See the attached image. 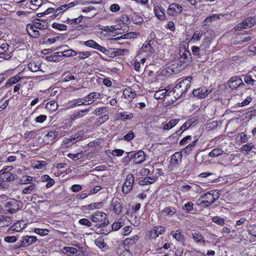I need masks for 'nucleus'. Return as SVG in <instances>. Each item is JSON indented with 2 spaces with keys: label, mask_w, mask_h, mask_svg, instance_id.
Wrapping results in <instances>:
<instances>
[{
  "label": "nucleus",
  "mask_w": 256,
  "mask_h": 256,
  "mask_svg": "<svg viewBox=\"0 0 256 256\" xmlns=\"http://www.w3.org/2000/svg\"><path fill=\"white\" fill-rule=\"evenodd\" d=\"M210 42L208 38L204 39L200 47L193 46L192 48V54L198 61H204L202 56L206 55L205 49L208 48Z\"/></svg>",
  "instance_id": "f257e3e1"
},
{
  "label": "nucleus",
  "mask_w": 256,
  "mask_h": 256,
  "mask_svg": "<svg viewBox=\"0 0 256 256\" xmlns=\"http://www.w3.org/2000/svg\"><path fill=\"white\" fill-rule=\"evenodd\" d=\"M180 55L178 60L177 62V68L180 70H183L186 68L191 62V54L189 50L185 48L180 50Z\"/></svg>",
  "instance_id": "f03ea898"
},
{
  "label": "nucleus",
  "mask_w": 256,
  "mask_h": 256,
  "mask_svg": "<svg viewBox=\"0 0 256 256\" xmlns=\"http://www.w3.org/2000/svg\"><path fill=\"white\" fill-rule=\"evenodd\" d=\"M91 220L94 222H102L103 220H106V214L105 213L102 212L97 211L94 214L90 216ZM109 224L108 220H104V222L100 224H97L95 226L98 228H104Z\"/></svg>",
  "instance_id": "7ed1b4c3"
},
{
  "label": "nucleus",
  "mask_w": 256,
  "mask_h": 256,
  "mask_svg": "<svg viewBox=\"0 0 256 256\" xmlns=\"http://www.w3.org/2000/svg\"><path fill=\"white\" fill-rule=\"evenodd\" d=\"M192 80V77L188 76L180 82L174 88V92L180 90L181 94H185L190 86Z\"/></svg>",
  "instance_id": "20e7f679"
},
{
  "label": "nucleus",
  "mask_w": 256,
  "mask_h": 256,
  "mask_svg": "<svg viewBox=\"0 0 256 256\" xmlns=\"http://www.w3.org/2000/svg\"><path fill=\"white\" fill-rule=\"evenodd\" d=\"M24 206V204L20 201L16 200L14 199H12L6 202V210L10 214H14L22 208Z\"/></svg>",
  "instance_id": "39448f33"
},
{
  "label": "nucleus",
  "mask_w": 256,
  "mask_h": 256,
  "mask_svg": "<svg viewBox=\"0 0 256 256\" xmlns=\"http://www.w3.org/2000/svg\"><path fill=\"white\" fill-rule=\"evenodd\" d=\"M256 24V19L252 17H248L244 19L242 22L238 24L235 27L236 30H241L243 29L248 28L253 26Z\"/></svg>",
  "instance_id": "423d86ee"
},
{
  "label": "nucleus",
  "mask_w": 256,
  "mask_h": 256,
  "mask_svg": "<svg viewBox=\"0 0 256 256\" xmlns=\"http://www.w3.org/2000/svg\"><path fill=\"white\" fill-rule=\"evenodd\" d=\"M134 182V176L132 174H129L126 178V180L122 188V192L124 194H128L132 190Z\"/></svg>",
  "instance_id": "0eeeda50"
},
{
  "label": "nucleus",
  "mask_w": 256,
  "mask_h": 256,
  "mask_svg": "<svg viewBox=\"0 0 256 256\" xmlns=\"http://www.w3.org/2000/svg\"><path fill=\"white\" fill-rule=\"evenodd\" d=\"M84 44L85 46L97 50L106 55L110 54V50H107L106 48L100 45L94 40H90L86 41L84 42Z\"/></svg>",
  "instance_id": "6e6552de"
},
{
  "label": "nucleus",
  "mask_w": 256,
  "mask_h": 256,
  "mask_svg": "<svg viewBox=\"0 0 256 256\" xmlns=\"http://www.w3.org/2000/svg\"><path fill=\"white\" fill-rule=\"evenodd\" d=\"M36 240L37 238L35 236H24L22 240L20 242L18 245L16 246V248H18L30 246L34 243Z\"/></svg>",
  "instance_id": "1a4fd4ad"
},
{
  "label": "nucleus",
  "mask_w": 256,
  "mask_h": 256,
  "mask_svg": "<svg viewBox=\"0 0 256 256\" xmlns=\"http://www.w3.org/2000/svg\"><path fill=\"white\" fill-rule=\"evenodd\" d=\"M183 10L182 6L176 3H172L169 6L167 13L170 16H176L181 14Z\"/></svg>",
  "instance_id": "9d476101"
},
{
  "label": "nucleus",
  "mask_w": 256,
  "mask_h": 256,
  "mask_svg": "<svg viewBox=\"0 0 256 256\" xmlns=\"http://www.w3.org/2000/svg\"><path fill=\"white\" fill-rule=\"evenodd\" d=\"M229 87L232 89H236L238 87H242L245 86L241 78L238 76H233L228 81Z\"/></svg>",
  "instance_id": "9b49d317"
},
{
  "label": "nucleus",
  "mask_w": 256,
  "mask_h": 256,
  "mask_svg": "<svg viewBox=\"0 0 256 256\" xmlns=\"http://www.w3.org/2000/svg\"><path fill=\"white\" fill-rule=\"evenodd\" d=\"M10 46L4 43L0 46V58L4 60H8L12 56V52L9 49Z\"/></svg>",
  "instance_id": "f8f14e48"
},
{
  "label": "nucleus",
  "mask_w": 256,
  "mask_h": 256,
  "mask_svg": "<svg viewBox=\"0 0 256 256\" xmlns=\"http://www.w3.org/2000/svg\"><path fill=\"white\" fill-rule=\"evenodd\" d=\"M112 206L114 214L118 215L120 214L122 208V204L119 198H114L112 199Z\"/></svg>",
  "instance_id": "ddd939ff"
},
{
  "label": "nucleus",
  "mask_w": 256,
  "mask_h": 256,
  "mask_svg": "<svg viewBox=\"0 0 256 256\" xmlns=\"http://www.w3.org/2000/svg\"><path fill=\"white\" fill-rule=\"evenodd\" d=\"M210 91H209L206 88H198L192 91L193 95L199 98H205L210 94Z\"/></svg>",
  "instance_id": "4468645a"
},
{
  "label": "nucleus",
  "mask_w": 256,
  "mask_h": 256,
  "mask_svg": "<svg viewBox=\"0 0 256 256\" xmlns=\"http://www.w3.org/2000/svg\"><path fill=\"white\" fill-rule=\"evenodd\" d=\"M133 160L136 164H140L144 162L146 158L144 152L142 150H140L136 153L133 152Z\"/></svg>",
  "instance_id": "2eb2a0df"
},
{
  "label": "nucleus",
  "mask_w": 256,
  "mask_h": 256,
  "mask_svg": "<svg viewBox=\"0 0 256 256\" xmlns=\"http://www.w3.org/2000/svg\"><path fill=\"white\" fill-rule=\"evenodd\" d=\"M182 154L180 152L174 153L172 156L170 164L172 166L177 167L181 162Z\"/></svg>",
  "instance_id": "dca6fc26"
},
{
  "label": "nucleus",
  "mask_w": 256,
  "mask_h": 256,
  "mask_svg": "<svg viewBox=\"0 0 256 256\" xmlns=\"http://www.w3.org/2000/svg\"><path fill=\"white\" fill-rule=\"evenodd\" d=\"M166 230L164 226H155L151 232L150 236L152 238H156L160 234H162Z\"/></svg>",
  "instance_id": "f3484780"
},
{
  "label": "nucleus",
  "mask_w": 256,
  "mask_h": 256,
  "mask_svg": "<svg viewBox=\"0 0 256 256\" xmlns=\"http://www.w3.org/2000/svg\"><path fill=\"white\" fill-rule=\"evenodd\" d=\"M26 30L31 37L38 38L40 35L39 31L35 28L34 24H28L26 27Z\"/></svg>",
  "instance_id": "a211bd4d"
},
{
  "label": "nucleus",
  "mask_w": 256,
  "mask_h": 256,
  "mask_svg": "<svg viewBox=\"0 0 256 256\" xmlns=\"http://www.w3.org/2000/svg\"><path fill=\"white\" fill-rule=\"evenodd\" d=\"M118 256H132V253L124 245L119 246L116 250Z\"/></svg>",
  "instance_id": "6ab92c4d"
},
{
  "label": "nucleus",
  "mask_w": 256,
  "mask_h": 256,
  "mask_svg": "<svg viewBox=\"0 0 256 256\" xmlns=\"http://www.w3.org/2000/svg\"><path fill=\"white\" fill-rule=\"evenodd\" d=\"M34 28L36 29L40 30H46L48 28V23L45 21H42L41 20L36 18L34 22Z\"/></svg>",
  "instance_id": "aec40b11"
},
{
  "label": "nucleus",
  "mask_w": 256,
  "mask_h": 256,
  "mask_svg": "<svg viewBox=\"0 0 256 256\" xmlns=\"http://www.w3.org/2000/svg\"><path fill=\"white\" fill-rule=\"evenodd\" d=\"M24 228L23 226H22L21 223L20 222H16L7 230L6 234H12V231L20 232L23 230Z\"/></svg>",
  "instance_id": "412c9836"
},
{
  "label": "nucleus",
  "mask_w": 256,
  "mask_h": 256,
  "mask_svg": "<svg viewBox=\"0 0 256 256\" xmlns=\"http://www.w3.org/2000/svg\"><path fill=\"white\" fill-rule=\"evenodd\" d=\"M84 132L83 130H79L76 133L72 134L70 138L68 140L70 142L74 143V141L78 142L82 139L84 136Z\"/></svg>",
  "instance_id": "4be33fe9"
},
{
  "label": "nucleus",
  "mask_w": 256,
  "mask_h": 256,
  "mask_svg": "<svg viewBox=\"0 0 256 256\" xmlns=\"http://www.w3.org/2000/svg\"><path fill=\"white\" fill-rule=\"evenodd\" d=\"M123 95L125 98H133L135 97L136 92L130 88H128L123 91Z\"/></svg>",
  "instance_id": "5701e85b"
},
{
  "label": "nucleus",
  "mask_w": 256,
  "mask_h": 256,
  "mask_svg": "<svg viewBox=\"0 0 256 256\" xmlns=\"http://www.w3.org/2000/svg\"><path fill=\"white\" fill-rule=\"evenodd\" d=\"M138 240V236L135 235L132 237L126 238L124 242V245L127 248L128 246L134 244Z\"/></svg>",
  "instance_id": "b1692460"
},
{
  "label": "nucleus",
  "mask_w": 256,
  "mask_h": 256,
  "mask_svg": "<svg viewBox=\"0 0 256 256\" xmlns=\"http://www.w3.org/2000/svg\"><path fill=\"white\" fill-rule=\"evenodd\" d=\"M171 234L177 241L180 242H184V235L181 233L180 230H178L176 232L172 231L171 232Z\"/></svg>",
  "instance_id": "393cba45"
},
{
  "label": "nucleus",
  "mask_w": 256,
  "mask_h": 256,
  "mask_svg": "<svg viewBox=\"0 0 256 256\" xmlns=\"http://www.w3.org/2000/svg\"><path fill=\"white\" fill-rule=\"evenodd\" d=\"M134 116L132 113L128 114L127 112H120L118 114V119L125 121L131 120Z\"/></svg>",
  "instance_id": "a878e982"
},
{
  "label": "nucleus",
  "mask_w": 256,
  "mask_h": 256,
  "mask_svg": "<svg viewBox=\"0 0 256 256\" xmlns=\"http://www.w3.org/2000/svg\"><path fill=\"white\" fill-rule=\"evenodd\" d=\"M164 9L156 6L154 8L156 16L160 20H162L164 16Z\"/></svg>",
  "instance_id": "bb28decb"
},
{
  "label": "nucleus",
  "mask_w": 256,
  "mask_h": 256,
  "mask_svg": "<svg viewBox=\"0 0 256 256\" xmlns=\"http://www.w3.org/2000/svg\"><path fill=\"white\" fill-rule=\"evenodd\" d=\"M154 182H155V179L151 177L141 178L139 179L138 184L140 185L144 186L152 184Z\"/></svg>",
  "instance_id": "cd10ccee"
},
{
  "label": "nucleus",
  "mask_w": 256,
  "mask_h": 256,
  "mask_svg": "<svg viewBox=\"0 0 256 256\" xmlns=\"http://www.w3.org/2000/svg\"><path fill=\"white\" fill-rule=\"evenodd\" d=\"M131 20L132 22L136 24H140L143 22V18L136 12L132 14Z\"/></svg>",
  "instance_id": "c85d7f7f"
},
{
  "label": "nucleus",
  "mask_w": 256,
  "mask_h": 256,
  "mask_svg": "<svg viewBox=\"0 0 256 256\" xmlns=\"http://www.w3.org/2000/svg\"><path fill=\"white\" fill-rule=\"evenodd\" d=\"M21 80L20 76H15L12 78H10L4 87L8 88L10 86H11L18 82Z\"/></svg>",
  "instance_id": "c756f323"
},
{
  "label": "nucleus",
  "mask_w": 256,
  "mask_h": 256,
  "mask_svg": "<svg viewBox=\"0 0 256 256\" xmlns=\"http://www.w3.org/2000/svg\"><path fill=\"white\" fill-rule=\"evenodd\" d=\"M2 175V178L4 182H13L16 179V175L13 174L12 173L10 172H5L4 174Z\"/></svg>",
  "instance_id": "7c9ffc66"
},
{
  "label": "nucleus",
  "mask_w": 256,
  "mask_h": 256,
  "mask_svg": "<svg viewBox=\"0 0 256 256\" xmlns=\"http://www.w3.org/2000/svg\"><path fill=\"white\" fill-rule=\"evenodd\" d=\"M58 107V104L54 100L48 102L46 105V108L51 112L55 111Z\"/></svg>",
  "instance_id": "2f4dec72"
},
{
  "label": "nucleus",
  "mask_w": 256,
  "mask_h": 256,
  "mask_svg": "<svg viewBox=\"0 0 256 256\" xmlns=\"http://www.w3.org/2000/svg\"><path fill=\"white\" fill-rule=\"evenodd\" d=\"M178 122L179 119H172L168 123L164 124L163 128L164 130H168L176 126Z\"/></svg>",
  "instance_id": "473e14b6"
},
{
  "label": "nucleus",
  "mask_w": 256,
  "mask_h": 256,
  "mask_svg": "<svg viewBox=\"0 0 256 256\" xmlns=\"http://www.w3.org/2000/svg\"><path fill=\"white\" fill-rule=\"evenodd\" d=\"M192 238L196 242L200 243L203 242L204 243L205 241L204 240V237L199 232H194L192 233Z\"/></svg>",
  "instance_id": "72a5a7b5"
},
{
  "label": "nucleus",
  "mask_w": 256,
  "mask_h": 256,
  "mask_svg": "<svg viewBox=\"0 0 256 256\" xmlns=\"http://www.w3.org/2000/svg\"><path fill=\"white\" fill-rule=\"evenodd\" d=\"M166 95H168L166 90H160L156 92L154 94V97L156 100H161L165 98Z\"/></svg>",
  "instance_id": "f704fd0d"
},
{
  "label": "nucleus",
  "mask_w": 256,
  "mask_h": 256,
  "mask_svg": "<svg viewBox=\"0 0 256 256\" xmlns=\"http://www.w3.org/2000/svg\"><path fill=\"white\" fill-rule=\"evenodd\" d=\"M40 64H38L35 62H31L28 65V68L32 72H36L40 70Z\"/></svg>",
  "instance_id": "c9c22d12"
},
{
  "label": "nucleus",
  "mask_w": 256,
  "mask_h": 256,
  "mask_svg": "<svg viewBox=\"0 0 256 256\" xmlns=\"http://www.w3.org/2000/svg\"><path fill=\"white\" fill-rule=\"evenodd\" d=\"M198 140H196L192 142V143H190L188 146H186L182 150L183 152H184L186 154H190L194 148L196 146V143Z\"/></svg>",
  "instance_id": "e433bc0d"
},
{
  "label": "nucleus",
  "mask_w": 256,
  "mask_h": 256,
  "mask_svg": "<svg viewBox=\"0 0 256 256\" xmlns=\"http://www.w3.org/2000/svg\"><path fill=\"white\" fill-rule=\"evenodd\" d=\"M176 212V210L174 207H166L162 211V214L168 216H172Z\"/></svg>",
  "instance_id": "4c0bfd02"
},
{
  "label": "nucleus",
  "mask_w": 256,
  "mask_h": 256,
  "mask_svg": "<svg viewBox=\"0 0 256 256\" xmlns=\"http://www.w3.org/2000/svg\"><path fill=\"white\" fill-rule=\"evenodd\" d=\"M224 150L220 148L213 149L210 153L209 156L213 158L217 157L222 154Z\"/></svg>",
  "instance_id": "58836bf2"
},
{
  "label": "nucleus",
  "mask_w": 256,
  "mask_h": 256,
  "mask_svg": "<svg viewBox=\"0 0 256 256\" xmlns=\"http://www.w3.org/2000/svg\"><path fill=\"white\" fill-rule=\"evenodd\" d=\"M136 34L135 32H131L125 34H124L120 36L117 37L115 38H114V40H120L122 39H130L132 38H134L136 36Z\"/></svg>",
  "instance_id": "ea45409f"
},
{
  "label": "nucleus",
  "mask_w": 256,
  "mask_h": 256,
  "mask_svg": "<svg viewBox=\"0 0 256 256\" xmlns=\"http://www.w3.org/2000/svg\"><path fill=\"white\" fill-rule=\"evenodd\" d=\"M192 124V122L191 120H187L180 128L176 131V133L178 134H180L183 131L189 128L191 124Z\"/></svg>",
  "instance_id": "a19ab883"
},
{
  "label": "nucleus",
  "mask_w": 256,
  "mask_h": 256,
  "mask_svg": "<svg viewBox=\"0 0 256 256\" xmlns=\"http://www.w3.org/2000/svg\"><path fill=\"white\" fill-rule=\"evenodd\" d=\"M36 190V184H32L24 188L22 190V192L24 194H30L32 192H35Z\"/></svg>",
  "instance_id": "79ce46f5"
},
{
  "label": "nucleus",
  "mask_w": 256,
  "mask_h": 256,
  "mask_svg": "<svg viewBox=\"0 0 256 256\" xmlns=\"http://www.w3.org/2000/svg\"><path fill=\"white\" fill-rule=\"evenodd\" d=\"M11 223V218L9 217H4L3 216L0 218V224L1 226H8Z\"/></svg>",
  "instance_id": "37998d69"
},
{
  "label": "nucleus",
  "mask_w": 256,
  "mask_h": 256,
  "mask_svg": "<svg viewBox=\"0 0 256 256\" xmlns=\"http://www.w3.org/2000/svg\"><path fill=\"white\" fill-rule=\"evenodd\" d=\"M193 205L192 202H188L182 207V210L186 212H192L193 210Z\"/></svg>",
  "instance_id": "c03bdc74"
},
{
  "label": "nucleus",
  "mask_w": 256,
  "mask_h": 256,
  "mask_svg": "<svg viewBox=\"0 0 256 256\" xmlns=\"http://www.w3.org/2000/svg\"><path fill=\"white\" fill-rule=\"evenodd\" d=\"M89 110V109H86L84 110H80L77 112L74 113L73 114L74 119H78L80 118L83 117L84 115V113L88 112Z\"/></svg>",
  "instance_id": "a18cd8bd"
},
{
  "label": "nucleus",
  "mask_w": 256,
  "mask_h": 256,
  "mask_svg": "<svg viewBox=\"0 0 256 256\" xmlns=\"http://www.w3.org/2000/svg\"><path fill=\"white\" fill-rule=\"evenodd\" d=\"M254 146H255V145L252 142L244 144L242 146V148H241L242 152H250V150H252V148H254Z\"/></svg>",
  "instance_id": "49530a36"
},
{
  "label": "nucleus",
  "mask_w": 256,
  "mask_h": 256,
  "mask_svg": "<svg viewBox=\"0 0 256 256\" xmlns=\"http://www.w3.org/2000/svg\"><path fill=\"white\" fill-rule=\"evenodd\" d=\"M101 94L99 92H92L86 96V98L90 100H92L94 98L98 99L100 98Z\"/></svg>",
  "instance_id": "de8ad7c7"
},
{
  "label": "nucleus",
  "mask_w": 256,
  "mask_h": 256,
  "mask_svg": "<svg viewBox=\"0 0 256 256\" xmlns=\"http://www.w3.org/2000/svg\"><path fill=\"white\" fill-rule=\"evenodd\" d=\"M210 192V194L211 196H212V200L210 201V203L213 204L219 198L220 194L218 192L215 190H211Z\"/></svg>",
  "instance_id": "09e8293b"
},
{
  "label": "nucleus",
  "mask_w": 256,
  "mask_h": 256,
  "mask_svg": "<svg viewBox=\"0 0 256 256\" xmlns=\"http://www.w3.org/2000/svg\"><path fill=\"white\" fill-rule=\"evenodd\" d=\"M52 27L54 28L58 29L60 30H65L67 29V26L66 24L54 22L52 24Z\"/></svg>",
  "instance_id": "8fccbe9b"
},
{
  "label": "nucleus",
  "mask_w": 256,
  "mask_h": 256,
  "mask_svg": "<svg viewBox=\"0 0 256 256\" xmlns=\"http://www.w3.org/2000/svg\"><path fill=\"white\" fill-rule=\"evenodd\" d=\"M78 54L77 52L72 49L64 50V56L70 57L75 56Z\"/></svg>",
  "instance_id": "3c124183"
},
{
  "label": "nucleus",
  "mask_w": 256,
  "mask_h": 256,
  "mask_svg": "<svg viewBox=\"0 0 256 256\" xmlns=\"http://www.w3.org/2000/svg\"><path fill=\"white\" fill-rule=\"evenodd\" d=\"M108 110V108L106 107H102L96 108L93 112V114L96 116L102 115L104 112H106Z\"/></svg>",
  "instance_id": "603ef678"
},
{
  "label": "nucleus",
  "mask_w": 256,
  "mask_h": 256,
  "mask_svg": "<svg viewBox=\"0 0 256 256\" xmlns=\"http://www.w3.org/2000/svg\"><path fill=\"white\" fill-rule=\"evenodd\" d=\"M58 136V132L56 131H50L46 135V137L48 138L50 140H52L56 138Z\"/></svg>",
  "instance_id": "864d4df0"
},
{
  "label": "nucleus",
  "mask_w": 256,
  "mask_h": 256,
  "mask_svg": "<svg viewBox=\"0 0 256 256\" xmlns=\"http://www.w3.org/2000/svg\"><path fill=\"white\" fill-rule=\"evenodd\" d=\"M94 243L98 248H102L106 246L104 240L102 237H100L94 240Z\"/></svg>",
  "instance_id": "5fc2aeb1"
},
{
  "label": "nucleus",
  "mask_w": 256,
  "mask_h": 256,
  "mask_svg": "<svg viewBox=\"0 0 256 256\" xmlns=\"http://www.w3.org/2000/svg\"><path fill=\"white\" fill-rule=\"evenodd\" d=\"M108 116L107 114H104L99 118L96 122V125L100 126L104 122L108 120Z\"/></svg>",
  "instance_id": "6e6d98bb"
},
{
  "label": "nucleus",
  "mask_w": 256,
  "mask_h": 256,
  "mask_svg": "<svg viewBox=\"0 0 256 256\" xmlns=\"http://www.w3.org/2000/svg\"><path fill=\"white\" fill-rule=\"evenodd\" d=\"M34 232L40 236H44L48 234L49 230L47 229L36 228L34 229Z\"/></svg>",
  "instance_id": "4d7b16f0"
},
{
  "label": "nucleus",
  "mask_w": 256,
  "mask_h": 256,
  "mask_svg": "<svg viewBox=\"0 0 256 256\" xmlns=\"http://www.w3.org/2000/svg\"><path fill=\"white\" fill-rule=\"evenodd\" d=\"M133 152H129L128 153V154L126 156L124 157L122 159V162L124 164H128L132 160H133Z\"/></svg>",
  "instance_id": "13d9d810"
},
{
  "label": "nucleus",
  "mask_w": 256,
  "mask_h": 256,
  "mask_svg": "<svg viewBox=\"0 0 256 256\" xmlns=\"http://www.w3.org/2000/svg\"><path fill=\"white\" fill-rule=\"evenodd\" d=\"M36 130H32L30 132H26L24 134V137L25 138H34L36 135Z\"/></svg>",
  "instance_id": "bf43d9fd"
},
{
  "label": "nucleus",
  "mask_w": 256,
  "mask_h": 256,
  "mask_svg": "<svg viewBox=\"0 0 256 256\" xmlns=\"http://www.w3.org/2000/svg\"><path fill=\"white\" fill-rule=\"evenodd\" d=\"M120 20L124 24H126L128 25L130 24V18L126 14H122L120 17Z\"/></svg>",
  "instance_id": "052dcab7"
},
{
  "label": "nucleus",
  "mask_w": 256,
  "mask_h": 256,
  "mask_svg": "<svg viewBox=\"0 0 256 256\" xmlns=\"http://www.w3.org/2000/svg\"><path fill=\"white\" fill-rule=\"evenodd\" d=\"M66 10L63 8L62 6H61L59 8H56V14H54L51 16V18H54L59 16L60 14L63 13Z\"/></svg>",
  "instance_id": "680f3d73"
},
{
  "label": "nucleus",
  "mask_w": 256,
  "mask_h": 256,
  "mask_svg": "<svg viewBox=\"0 0 256 256\" xmlns=\"http://www.w3.org/2000/svg\"><path fill=\"white\" fill-rule=\"evenodd\" d=\"M18 240V236H7L4 238V241L8 243H14Z\"/></svg>",
  "instance_id": "e2e57ef3"
},
{
  "label": "nucleus",
  "mask_w": 256,
  "mask_h": 256,
  "mask_svg": "<svg viewBox=\"0 0 256 256\" xmlns=\"http://www.w3.org/2000/svg\"><path fill=\"white\" fill-rule=\"evenodd\" d=\"M212 221L220 226H223L224 224V219L219 216H214L213 218Z\"/></svg>",
  "instance_id": "0e129e2a"
},
{
  "label": "nucleus",
  "mask_w": 256,
  "mask_h": 256,
  "mask_svg": "<svg viewBox=\"0 0 256 256\" xmlns=\"http://www.w3.org/2000/svg\"><path fill=\"white\" fill-rule=\"evenodd\" d=\"M32 181V178L27 176H24L20 178V182L22 184L30 183Z\"/></svg>",
  "instance_id": "69168bd1"
},
{
  "label": "nucleus",
  "mask_w": 256,
  "mask_h": 256,
  "mask_svg": "<svg viewBox=\"0 0 256 256\" xmlns=\"http://www.w3.org/2000/svg\"><path fill=\"white\" fill-rule=\"evenodd\" d=\"M64 250H65L66 252L72 254H76L78 252L77 249L74 247L64 246Z\"/></svg>",
  "instance_id": "338daca9"
},
{
  "label": "nucleus",
  "mask_w": 256,
  "mask_h": 256,
  "mask_svg": "<svg viewBox=\"0 0 256 256\" xmlns=\"http://www.w3.org/2000/svg\"><path fill=\"white\" fill-rule=\"evenodd\" d=\"M244 82L248 84L254 86L255 80H253L251 76H246L244 78Z\"/></svg>",
  "instance_id": "774afa93"
}]
</instances>
